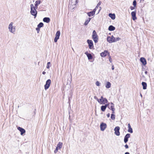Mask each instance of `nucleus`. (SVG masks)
Returning a JSON list of instances; mask_svg holds the SVG:
<instances>
[{"label": "nucleus", "instance_id": "f257e3e1", "mask_svg": "<svg viewBox=\"0 0 154 154\" xmlns=\"http://www.w3.org/2000/svg\"><path fill=\"white\" fill-rule=\"evenodd\" d=\"M121 40V38L119 37L115 38L113 35L111 36H109L107 38V40L109 43L115 42L117 41Z\"/></svg>", "mask_w": 154, "mask_h": 154}, {"label": "nucleus", "instance_id": "f03ea898", "mask_svg": "<svg viewBox=\"0 0 154 154\" xmlns=\"http://www.w3.org/2000/svg\"><path fill=\"white\" fill-rule=\"evenodd\" d=\"M37 8L34 7L33 4H31L30 5V13L35 18L37 16V11L36 10Z\"/></svg>", "mask_w": 154, "mask_h": 154}, {"label": "nucleus", "instance_id": "7ed1b4c3", "mask_svg": "<svg viewBox=\"0 0 154 154\" xmlns=\"http://www.w3.org/2000/svg\"><path fill=\"white\" fill-rule=\"evenodd\" d=\"M13 22H11L8 26V29L10 32L14 33L15 31L16 27L13 26Z\"/></svg>", "mask_w": 154, "mask_h": 154}, {"label": "nucleus", "instance_id": "20e7f679", "mask_svg": "<svg viewBox=\"0 0 154 154\" xmlns=\"http://www.w3.org/2000/svg\"><path fill=\"white\" fill-rule=\"evenodd\" d=\"M98 102L100 104H106L108 102V100L105 98H103V96H101L99 100H98Z\"/></svg>", "mask_w": 154, "mask_h": 154}, {"label": "nucleus", "instance_id": "39448f33", "mask_svg": "<svg viewBox=\"0 0 154 154\" xmlns=\"http://www.w3.org/2000/svg\"><path fill=\"white\" fill-rule=\"evenodd\" d=\"M92 37L95 43L98 42V37L95 30H94L93 32Z\"/></svg>", "mask_w": 154, "mask_h": 154}, {"label": "nucleus", "instance_id": "423d86ee", "mask_svg": "<svg viewBox=\"0 0 154 154\" xmlns=\"http://www.w3.org/2000/svg\"><path fill=\"white\" fill-rule=\"evenodd\" d=\"M63 143L61 142H59L58 143L57 145L56 148L54 151V152L55 153H56L58 151V150L60 149L62 147Z\"/></svg>", "mask_w": 154, "mask_h": 154}, {"label": "nucleus", "instance_id": "0eeeda50", "mask_svg": "<svg viewBox=\"0 0 154 154\" xmlns=\"http://www.w3.org/2000/svg\"><path fill=\"white\" fill-rule=\"evenodd\" d=\"M109 104V105L107 106L108 108L109 109L112 110V113H114V111L115 110V109L114 107V104L112 103H109L108 104Z\"/></svg>", "mask_w": 154, "mask_h": 154}, {"label": "nucleus", "instance_id": "6e6552de", "mask_svg": "<svg viewBox=\"0 0 154 154\" xmlns=\"http://www.w3.org/2000/svg\"><path fill=\"white\" fill-rule=\"evenodd\" d=\"M51 80L50 79L48 80L46 82V84L44 86L45 89V90H47L49 87L51 83Z\"/></svg>", "mask_w": 154, "mask_h": 154}, {"label": "nucleus", "instance_id": "1a4fd4ad", "mask_svg": "<svg viewBox=\"0 0 154 154\" xmlns=\"http://www.w3.org/2000/svg\"><path fill=\"white\" fill-rule=\"evenodd\" d=\"M97 9V7L95 8L93 11L89 12H88L87 13V15H88V16L89 17L92 16L94 15L95 11H96Z\"/></svg>", "mask_w": 154, "mask_h": 154}, {"label": "nucleus", "instance_id": "9d476101", "mask_svg": "<svg viewBox=\"0 0 154 154\" xmlns=\"http://www.w3.org/2000/svg\"><path fill=\"white\" fill-rule=\"evenodd\" d=\"M60 32L59 31H57L55 37L54 39V42H56L58 39H59V37L60 35Z\"/></svg>", "mask_w": 154, "mask_h": 154}, {"label": "nucleus", "instance_id": "9b49d317", "mask_svg": "<svg viewBox=\"0 0 154 154\" xmlns=\"http://www.w3.org/2000/svg\"><path fill=\"white\" fill-rule=\"evenodd\" d=\"M107 125L106 123L102 122L101 123L100 125V130L101 131H104L106 128Z\"/></svg>", "mask_w": 154, "mask_h": 154}, {"label": "nucleus", "instance_id": "f8f14e48", "mask_svg": "<svg viewBox=\"0 0 154 154\" xmlns=\"http://www.w3.org/2000/svg\"><path fill=\"white\" fill-rule=\"evenodd\" d=\"M87 42L88 44L89 48L90 49H92L94 48V45L93 42L91 40H88Z\"/></svg>", "mask_w": 154, "mask_h": 154}, {"label": "nucleus", "instance_id": "ddd939ff", "mask_svg": "<svg viewBox=\"0 0 154 154\" xmlns=\"http://www.w3.org/2000/svg\"><path fill=\"white\" fill-rule=\"evenodd\" d=\"M120 127L119 126L116 127L114 128L115 134L117 136H119L120 135V132L119 131Z\"/></svg>", "mask_w": 154, "mask_h": 154}, {"label": "nucleus", "instance_id": "4468645a", "mask_svg": "<svg viewBox=\"0 0 154 154\" xmlns=\"http://www.w3.org/2000/svg\"><path fill=\"white\" fill-rule=\"evenodd\" d=\"M76 2H74V3L73 4V2H72V0H70L69 2V7L71 8H74L75 7V3Z\"/></svg>", "mask_w": 154, "mask_h": 154}, {"label": "nucleus", "instance_id": "2eb2a0df", "mask_svg": "<svg viewBox=\"0 0 154 154\" xmlns=\"http://www.w3.org/2000/svg\"><path fill=\"white\" fill-rule=\"evenodd\" d=\"M136 11H132L131 13V15L132 17V19L134 20H135L137 19V18L136 17Z\"/></svg>", "mask_w": 154, "mask_h": 154}, {"label": "nucleus", "instance_id": "dca6fc26", "mask_svg": "<svg viewBox=\"0 0 154 154\" xmlns=\"http://www.w3.org/2000/svg\"><path fill=\"white\" fill-rule=\"evenodd\" d=\"M130 134H127L124 137V141L125 143H127L128 141V139L130 137Z\"/></svg>", "mask_w": 154, "mask_h": 154}, {"label": "nucleus", "instance_id": "f3484780", "mask_svg": "<svg viewBox=\"0 0 154 154\" xmlns=\"http://www.w3.org/2000/svg\"><path fill=\"white\" fill-rule=\"evenodd\" d=\"M140 60V62L142 63L144 65H145L146 64V60L143 57H141Z\"/></svg>", "mask_w": 154, "mask_h": 154}, {"label": "nucleus", "instance_id": "a211bd4d", "mask_svg": "<svg viewBox=\"0 0 154 154\" xmlns=\"http://www.w3.org/2000/svg\"><path fill=\"white\" fill-rule=\"evenodd\" d=\"M18 130L21 132V135H23V134L25 133V130L24 129L20 127H18L17 128Z\"/></svg>", "mask_w": 154, "mask_h": 154}, {"label": "nucleus", "instance_id": "6ab92c4d", "mask_svg": "<svg viewBox=\"0 0 154 154\" xmlns=\"http://www.w3.org/2000/svg\"><path fill=\"white\" fill-rule=\"evenodd\" d=\"M109 104H105V105H103L101 107V110L103 111L104 112L106 108L107 107V106L109 105Z\"/></svg>", "mask_w": 154, "mask_h": 154}, {"label": "nucleus", "instance_id": "aec40b11", "mask_svg": "<svg viewBox=\"0 0 154 154\" xmlns=\"http://www.w3.org/2000/svg\"><path fill=\"white\" fill-rule=\"evenodd\" d=\"M50 20V19L49 17H45L43 19V21L47 23H49Z\"/></svg>", "mask_w": 154, "mask_h": 154}, {"label": "nucleus", "instance_id": "412c9836", "mask_svg": "<svg viewBox=\"0 0 154 154\" xmlns=\"http://www.w3.org/2000/svg\"><path fill=\"white\" fill-rule=\"evenodd\" d=\"M107 51H105L100 54V56L102 57H104L107 55Z\"/></svg>", "mask_w": 154, "mask_h": 154}, {"label": "nucleus", "instance_id": "4be33fe9", "mask_svg": "<svg viewBox=\"0 0 154 154\" xmlns=\"http://www.w3.org/2000/svg\"><path fill=\"white\" fill-rule=\"evenodd\" d=\"M128 131L131 133H132L133 132L132 128H131L130 125V124H128Z\"/></svg>", "mask_w": 154, "mask_h": 154}, {"label": "nucleus", "instance_id": "5701e85b", "mask_svg": "<svg viewBox=\"0 0 154 154\" xmlns=\"http://www.w3.org/2000/svg\"><path fill=\"white\" fill-rule=\"evenodd\" d=\"M109 16L112 20H114L115 19L116 16L114 14L110 13L109 14Z\"/></svg>", "mask_w": 154, "mask_h": 154}, {"label": "nucleus", "instance_id": "b1692460", "mask_svg": "<svg viewBox=\"0 0 154 154\" xmlns=\"http://www.w3.org/2000/svg\"><path fill=\"white\" fill-rule=\"evenodd\" d=\"M111 83L110 82H108L106 83L105 87L106 88H109L111 87Z\"/></svg>", "mask_w": 154, "mask_h": 154}, {"label": "nucleus", "instance_id": "393cba45", "mask_svg": "<svg viewBox=\"0 0 154 154\" xmlns=\"http://www.w3.org/2000/svg\"><path fill=\"white\" fill-rule=\"evenodd\" d=\"M41 3V1L40 0L36 1L35 2V5L34 7L36 8H37L38 6Z\"/></svg>", "mask_w": 154, "mask_h": 154}, {"label": "nucleus", "instance_id": "a878e982", "mask_svg": "<svg viewBox=\"0 0 154 154\" xmlns=\"http://www.w3.org/2000/svg\"><path fill=\"white\" fill-rule=\"evenodd\" d=\"M142 85L143 87V89L145 90L146 89L147 84L146 83L144 82H142Z\"/></svg>", "mask_w": 154, "mask_h": 154}, {"label": "nucleus", "instance_id": "bb28decb", "mask_svg": "<svg viewBox=\"0 0 154 154\" xmlns=\"http://www.w3.org/2000/svg\"><path fill=\"white\" fill-rule=\"evenodd\" d=\"M115 29V28L112 25L110 26L108 28V30L110 31H113Z\"/></svg>", "mask_w": 154, "mask_h": 154}, {"label": "nucleus", "instance_id": "cd10ccee", "mask_svg": "<svg viewBox=\"0 0 154 154\" xmlns=\"http://www.w3.org/2000/svg\"><path fill=\"white\" fill-rule=\"evenodd\" d=\"M91 18H89L88 19H87V20H86L85 23H84V25H85V26H86L87 25L88 23H89V22H90V21L91 20Z\"/></svg>", "mask_w": 154, "mask_h": 154}, {"label": "nucleus", "instance_id": "c85d7f7f", "mask_svg": "<svg viewBox=\"0 0 154 154\" xmlns=\"http://www.w3.org/2000/svg\"><path fill=\"white\" fill-rule=\"evenodd\" d=\"M87 56L88 57V60H91L92 58V56L90 54H88Z\"/></svg>", "mask_w": 154, "mask_h": 154}, {"label": "nucleus", "instance_id": "c756f323", "mask_svg": "<svg viewBox=\"0 0 154 154\" xmlns=\"http://www.w3.org/2000/svg\"><path fill=\"white\" fill-rule=\"evenodd\" d=\"M43 26V24L42 23H40L38 25V28H40L42 27Z\"/></svg>", "mask_w": 154, "mask_h": 154}, {"label": "nucleus", "instance_id": "7c9ffc66", "mask_svg": "<svg viewBox=\"0 0 154 154\" xmlns=\"http://www.w3.org/2000/svg\"><path fill=\"white\" fill-rule=\"evenodd\" d=\"M51 66V63L50 62H48L47 63L46 68L49 69Z\"/></svg>", "mask_w": 154, "mask_h": 154}, {"label": "nucleus", "instance_id": "2f4dec72", "mask_svg": "<svg viewBox=\"0 0 154 154\" xmlns=\"http://www.w3.org/2000/svg\"><path fill=\"white\" fill-rule=\"evenodd\" d=\"M113 114V113L111 114V118L112 119V120H115V115Z\"/></svg>", "mask_w": 154, "mask_h": 154}, {"label": "nucleus", "instance_id": "473e14b6", "mask_svg": "<svg viewBox=\"0 0 154 154\" xmlns=\"http://www.w3.org/2000/svg\"><path fill=\"white\" fill-rule=\"evenodd\" d=\"M95 84L97 86H100V83L99 82L97 81L96 82Z\"/></svg>", "mask_w": 154, "mask_h": 154}, {"label": "nucleus", "instance_id": "72a5a7b5", "mask_svg": "<svg viewBox=\"0 0 154 154\" xmlns=\"http://www.w3.org/2000/svg\"><path fill=\"white\" fill-rule=\"evenodd\" d=\"M137 5V2L136 0H134L133 2V5L134 7H136Z\"/></svg>", "mask_w": 154, "mask_h": 154}, {"label": "nucleus", "instance_id": "f704fd0d", "mask_svg": "<svg viewBox=\"0 0 154 154\" xmlns=\"http://www.w3.org/2000/svg\"><path fill=\"white\" fill-rule=\"evenodd\" d=\"M101 3V2H100L98 3V4H97V6L96 7H95V8H96L97 7V8H98V6H99V5H100Z\"/></svg>", "mask_w": 154, "mask_h": 154}, {"label": "nucleus", "instance_id": "c9c22d12", "mask_svg": "<svg viewBox=\"0 0 154 154\" xmlns=\"http://www.w3.org/2000/svg\"><path fill=\"white\" fill-rule=\"evenodd\" d=\"M135 7H133V6H131L130 7V8L131 9V10H132L134 9Z\"/></svg>", "mask_w": 154, "mask_h": 154}, {"label": "nucleus", "instance_id": "e433bc0d", "mask_svg": "<svg viewBox=\"0 0 154 154\" xmlns=\"http://www.w3.org/2000/svg\"><path fill=\"white\" fill-rule=\"evenodd\" d=\"M109 61H110V62H112V59H111V57L110 56L109 57Z\"/></svg>", "mask_w": 154, "mask_h": 154}, {"label": "nucleus", "instance_id": "4c0bfd02", "mask_svg": "<svg viewBox=\"0 0 154 154\" xmlns=\"http://www.w3.org/2000/svg\"><path fill=\"white\" fill-rule=\"evenodd\" d=\"M94 98L96 100H97V101H98V100H99V99H98L97 98V97H96V96H94Z\"/></svg>", "mask_w": 154, "mask_h": 154}, {"label": "nucleus", "instance_id": "58836bf2", "mask_svg": "<svg viewBox=\"0 0 154 154\" xmlns=\"http://www.w3.org/2000/svg\"><path fill=\"white\" fill-rule=\"evenodd\" d=\"M125 147L126 149H128V146L127 144L125 145Z\"/></svg>", "mask_w": 154, "mask_h": 154}, {"label": "nucleus", "instance_id": "ea45409f", "mask_svg": "<svg viewBox=\"0 0 154 154\" xmlns=\"http://www.w3.org/2000/svg\"><path fill=\"white\" fill-rule=\"evenodd\" d=\"M106 115L107 117L109 118L110 116V114L109 113H108V114H107Z\"/></svg>", "mask_w": 154, "mask_h": 154}, {"label": "nucleus", "instance_id": "a19ab883", "mask_svg": "<svg viewBox=\"0 0 154 154\" xmlns=\"http://www.w3.org/2000/svg\"><path fill=\"white\" fill-rule=\"evenodd\" d=\"M85 54H86L87 56L88 54H89L88 53L87 51L85 53Z\"/></svg>", "mask_w": 154, "mask_h": 154}, {"label": "nucleus", "instance_id": "79ce46f5", "mask_svg": "<svg viewBox=\"0 0 154 154\" xmlns=\"http://www.w3.org/2000/svg\"><path fill=\"white\" fill-rule=\"evenodd\" d=\"M112 70H114V66L113 65H112Z\"/></svg>", "mask_w": 154, "mask_h": 154}, {"label": "nucleus", "instance_id": "37998d69", "mask_svg": "<svg viewBox=\"0 0 154 154\" xmlns=\"http://www.w3.org/2000/svg\"><path fill=\"white\" fill-rule=\"evenodd\" d=\"M46 73V72L45 71H43V72H42V74H43V75H45V74Z\"/></svg>", "mask_w": 154, "mask_h": 154}, {"label": "nucleus", "instance_id": "c03bdc74", "mask_svg": "<svg viewBox=\"0 0 154 154\" xmlns=\"http://www.w3.org/2000/svg\"><path fill=\"white\" fill-rule=\"evenodd\" d=\"M39 28H36V29L37 30V31H39V29H38Z\"/></svg>", "mask_w": 154, "mask_h": 154}, {"label": "nucleus", "instance_id": "a18cd8bd", "mask_svg": "<svg viewBox=\"0 0 154 154\" xmlns=\"http://www.w3.org/2000/svg\"><path fill=\"white\" fill-rule=\"evenodd\" d=\"M125 154H130V153L129 152H125Z\"/></svg>", "mask_w": 154, "mask_h": 154}, {"label": "nucleus", "instance_id": "49530a36", "mask_svg": "<svg viewBox=\"0 0 154 154\" xmlns=\"http://www.w3.org/2000/svg\"><path fill=\"white\" fill-rule=\"evenodd\" d=\"M145 73L146 74L147 73V71H145Z\"/></svg>", "mask_w": 154, "mask_h": 154}, {"label": "nucleus", "instance_id": "de8ad7c7", "mask_svg": "<svg viewBox=\"0 0 154 154\" xmlns=\"http://www.w3.org/2000/svg\"><path fill=\"white\" fill-rule=\"evenodd\" d=\"M140 96H141V97H142V94H141V93H140Z\"/></svg>", "mask_w": 154, "mask_h": 154}, {"label": "nucleus", "instance_id": "09e8293b", "mask_svg": "<svg viewBox=\"0 0 154 154\" xmlns=\"http://www.w3.org/2000/svg\"><path fill=\"white\" fill-rule=\"evenodd\" d=\"M100 10H99V11L98 13L99 12V11H100V10H101V7H100Z\"/></svg>", "mask_w": 154, "mask_h": 154}, {"label": "nucleus", "instance_id": "8fccbe9b", "mask_svg": "<svg viewBox=\"0 0 154 154\" xmlns=\"http://www.w3.org/2000/svg\"><path fill=\"white\" fill-rule=\"evenodd\" d=\"M144 0H140V2L143 1Z\"/></svg>", "mask_w": 154, "mask_h": 154}]
</instances>
